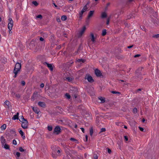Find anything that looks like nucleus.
Masks as SVG:
<instances>
[{
    "label": "nucleus",
    "instance_id": "obj_47",
    "mask_svg": "<svg viewBox=\"0 0 159 159\" xmlns=\"http://www.w3.org/2000/svg\"><path fill=\"white\" fill-rule=\"evenodd\" d=\"M48 129L49 131H52V127L51 126H48Z\"/></svg>",
    "mask_w": 159,
    "mask_h": 159
},
{
    "label": "nucleus",
    "instance_id": "obj_55",
    "mask_svg": "<svg viewBox=\"0 0 159 159\" xmlns=\"http://www.w3.org/2000/svg\"><path fill=\"white\" fill-rule=\"evenodd\" d=\"M83 106L82 105H79L78 107V109H83L82 108Z\"/></svg>",
    "mask_w": 159,
    "mask_h": 159
},
{
    "label": "nucleus",
    "instance_id": "obj_4",
    "mask_svg": "<svg viewBox=\"0 0 159 159\" xmlns=\"http://www.w3.org/2000/svg\"><path fill=\"white\" fill-rule=\"evenodd\" d=\"M88 9V8L86 6V5H85L83 8L82 10L79 12V18L80 19H82L83 14L84 12L87 11Z\"/></svg>",
    "mask_w": 159,
    "mask_h": 159
},
{
    "label": "nucleus",
    "instance_id": "obj_3",
    "mask_svg": "<svg viewBox=\"0 0 159 159\" xmlns=\"http://www.w3.org/2000/svg\"><path fill=\"white\" fill-rule=\"evenodd\" d=\"M8 28L9 30H12L13 26V21L12 19L9 18L8 20Z\"/></svg>",
    "mask_w": 159,
    "mask_h": 159
},
{
    "label": "nucleus",
    "instance_id": "obj_29",
    "mask_svg": "<svg viewBox=\"0 0 159 159\" xmlns=\"http://www.w3.org/2000/svg\"><path fill=\"white\" fill-rule=\"evenodd\" d=\"M6 128V124H3V125H2L1 127V128L2 130H5Z\"/></svg>",
    "mask_w": 159,
    "mask_h": 159
},
{
    "label": "nucleus",
    "instance_id": "obj_42",
    "mask_svg": "<svg viewBox=\"0 0 159 159\" xmlns=\"http://www.w3.org/2000/svg\"><path fill=\"white\" fill-rule=\"evenodd\" d=\"M66 79L68 80V81L69 82H70L71 81H72V79L70 77H67L66 78Z\"/></svg>",
    "mask_w": 159,
    "mask_h": 159
},
{
    "label": "nucleus",
    "instance_id": "obj_1",
    "mask_svg": "<svg viewBox=\"0 0 159 159\" xmlns=\"http://www.w3.org/2000/svg\"><path fill=\"white\" fill-rule=\"evenodd\" d=\"M135 75L133 77L134 79H139V80H141L143 77L140 70L137 69L135 72Z\"/></svg>",
    "mask_w": 159,
    "mask_h": 159
},
{
    "label": "nucleus",
    "instance_id": "obj_64",
    "mask_svg": "<svg viewBox=\"0 0 159 159\" xmlns=\"http://www.w3.org/2000/svg\"><path fill=\"white\" fill-rule=\"evenodd\" d=\"M44 84L42 83L40 85V87L41 88H43L44 87Z\"/></svg>",
    "mask_w": 159,
    "mask_h": 159
},
{
    "label": "nucleus",
    "instance_id": "obj_8",
    "mask_svg": "<svg viewBox=\"0 0 159 159\" xmlns=\"http://www.w3.org/2000/svg\"><path fill=\"white\" fill-rule=\"evenodd\" d=\"M95 74L97 77L103 76L100 70L98 69H96L95 70Z\"/></svg>",
    "mask_w": 159,
    "mask_h": 159
},
{
    "label": "nucleus",
    "instance_id": "obj_7",
    "mask_svg": "<svg viewBox=\"0 0 159 159\" xmlns=\"http://www.w3.org/2000/svg\"><path fill=\"white\" fill-rule=\"evenodd\" d=\"M84 79H87L88 81L90 83H93L94 81V80L93 79L92 77L89 74L87 75V77L86 76Z\"/></svg>",
    "mask_w": 159,
    "mask_h": 159
},
{
    "label": "nucleus",
    "instance_id": "obj_6",
    "mask_svg": "<svg viewBox=\"0 0 159 159\" xmlns=\"http://www.w3.org/2000/svg\"><path fill=\"white\" fill-rule=\"evenodd\" d=\"M61 129L59 126H56L54 128L53 133L56 134H58L61 132Z\"/></svg>",
    "mask_w": 159,
    "mask_h": 159
},
{
    "label": "nucleus",
    "instance_id": "obj_27",
    "mask_svg": "<svg viewBox=\"0 0 159 159\" xmlns=\"http://www.w3.org/2000/svg\"><path fill=\"white\" fill-rule=\"evenodd\" d=\"M19 71H18V70H13V73L15 74V75L13 77L14 78H16V77L17 75V74L18 72Z\"/></svg>",
    "mask_w": 159,
    "mask_h": 159
},
{
    "label": "nucleus",
    "instance_id": "obj_56",
    "mask_svg": "<svg viewBox=\"0 0 159 159\" xmlns=\"http://www.w3.org/2000/svg\"><path fill=\"white\" fill-rule=\"evenodd\" d=\"M139 127V128L140 130L141 131H142V132L144 131V129L143 128L140 127V126Z\"/></svg>",
    "mask_w": 159,
    "mask_h": 159
},
{
    "label": "nucleus",
    "instance_id": "obj_28",
    "mask_svg": "<svg viewBox=\"0 0 159 159\" xmlns=\"http://www.w3.org/2000/svg\"><path fill=\"white\" fill-rule=\"evenodd\" d=\"M19 150L20 152H25V153H26V150L23 149L21 147H20L19 148Z\"/></svg>",
    "mask_w": 159,
    "mask_h": 159
},
{
    "label": "nucleus",
    "instance_id": "obj_57",
    "mask_svg": "<svg viewBox=\"0 0 159 159\" xmlns=\"http://www.w3.org/2000/svg\"><path fill=\"white\" fill-rule=\"evenodd\" d=\"M15 95L16 96V97L17 98H20V95L19 94H15Z\"/></svg>",
    "mask_w": 159,
    "mask_h": 159
},
{
    "label": "nucleus",
    "instance_id": "obj_5",
    "mask_svg": "<svg viewBox=\"0 0 159 159\" xmlns=\"http://www.w3.org/2000/svg\"><path fill=\"white\" fill-rule=\"evenodd\" d=\"M21 122L22 127L24 129H27L28 126V122L27 120H25L24 121H22Z\"/></svg>",
    "mask_w": 159,
    "mask_h": 159
},
{
    "label": "nucleus",
    "instance_id": "obj_61",
    "mask_svg": "<svg viewBox=\"0 0 159 159\" xmlns=\"http://www.w3.org/2000/svg\"><path fill=\"white\" fill-rule=\"evenodd\" d=\"M107 149H108V150H107L109 154H110L111 153V150L110 149H109V148H107Z\"/></svg>",
    "mask_w": 159,
    "mask_h": 159
},
{
    "label": "nucleus",
    "instance_id": "obj_62",
    "mask_svg": "<svg viewBox=\"0 0 159 159\" xmlns=\"http://www.w3.org/2000/svg\"><path fill=\"white\" fill-rule=\"evenodd\" d=\"M140 56H141V55L140 54H136L134 56V57L136 58V57H140Z\"/></svg>",
    "mask_w": 159,
    "mask_h": 159
},
{
    "label": "nucleus",
    "instance_id": "obj_30",
    "mask_svg": "<svg viewBox=\"0 0 159 159\" xmlns=\"http://www.w3.org/2000/svg\"><path fill=\"white\" fill-rule=\"evenodd\" d=\"M74 63V62L72 61L67 62L66 63V65L68 66H70L72 65V64Z\"/></svg>",
    "mask_w": 159,
    "mask_h": 159
},
{
    "label": "nucleus",
    "instance_id": "obj_16",
    "mask_svg": "<svg viewBox=\"0 0 159 159\" xmlns=\"http://www.w3.org/2000/svg\"><path fill=\"white\" fill-rule=\"evenodd\" d=\"M33 109V111L36 114H38L40 111L39 108L37 107H31Z\"/></svg>",
    "mask_w": 159,
    "mask_h": 159
},
{
    "label": "nucleus",
    "instance_id": "obj_60",
    "mask_svg": "<svg viewBox=\"0 0 159 159\" xmlns=\"http://www.w3.org/2000/svg\"><path fill=\"white\" fill-rule=\"evenodd\" d=\"M93 157L94 159H98V156L96 154H94L93 155Z\"/></svg>",
    "mask_w": 159,
    "mask_h": 159
},
{
    "label": "nucleus",
    "instance_id": "obj_23",
    "mask_svg": "<svg viewBox=\"0 0 159 159\" xmlns=\"http://www.w3.org/2000/svg\"><path fill=\"white\" fill-rule=\"evenodd\" d=\"M98 98L101 101V103H103L105 102V98L103 97H100Z\"/></svg>",
    "mask_w": 159,
    "mask_h": 159
},
{
    "label": "nucleus",
    "instance_id": "obj_52",
    "mask_svg": "<svg viewBox=\"0 0 159 159\" xmlns=\"http://www.w3.org/2000/svg\"><path fill=\"white\" fill-rule=\"evenodd\" d=\"M12 143L13 144L15 145H16L17 144L16 141L15 139H14L13 140Z\"/></svg>",
    "mask_w": 159,
    "mask_h": 159
},
{
    "label": "nucleus",
    "instance_id": "obj_34",
    "mask_svg": "<svg viewBox=\"0 0 159 159\" xmlns=\"http://www.w3.org/2000/svg\"><path fill=\"white\" fill-rule=\"evenodd\" d=\"M107 34L106 30L105 29H103L102 31V35L104 36L106 35Z\"/></svg>",
    "mask_w": 159,
    "mask_h": 159
},
{
    "label": "nucleus",
    "instance_id": "obj_39",
    "mask_svg": "<svg viewBox=\"0 0 159 159\" xmlns=\"http://www.w3.org/2000/svg\"><path fill=\"white\" fill-rule=\"evenodd\" d=\"M85 60L81 59H79L77 60V61L79 62H82L83 63H84L85 61Z\"/></svg>",
    "mask_w": 159,
    "mask_h": 159
},
{
    "label": "nucleus",
    "instance_id": "obj_18",
    "mask_svg": "<svg viewBox=\"0 0 159 159\" xmlns=\"http://www.w3.org/2000/svg\"><path fill=\"white\" fill-rule=\"evenodd\" d=\"M30 48H33L35 46V44L34 39L32 40L30 43Z\"/></svg>",
    "mask_w": 159,
    "mask_h": 159
},
{
    "label": "nucleus",
    "instance_id": "obj_44",
    "mask_svg": "<svg viewBox=\"0 0 159 159\" xmlns=\"http://www.w3.org/2000/svg\"><path fill=\"white\" fill-rule=\"evenodd\" d=\"M111 93H113V94H117V93H118V94H120V93L118 92H117V91H111Z\"/></svg>",
    "mask_w": 159,
    "mask_h": 159
},
{
    "label": "nucleus",
    "instance_id": "obj_51",
    "mask_svg": "<svg viewBox=\"0 0 159 159\" xmlns=\"http://www.w3.org/2000/svg\"><path fill=\"white\" fill-rule=\"evenodd\" d=\"M106 131V129L105 128H102L101 129V131L100 133L102 132H105Z\"/></svg>",
    "mask_w": 159,
    "mask_h": 159
},
{
    "label": "nucleus",
    "instance_id": "obj_15",
    "mask_svg": "<svg viewBox=\"0 0 159 159\" xmlns=\"http://www.w3.org/2000/svg\"><path fill=\"white\" fill-rule=\"evenodd\" d=\"M91 40L93 42H95L96 37H94L93 33H91L90 35Z\"/></svg>",
    "mask_w": 159,
    "mask_h": 159
},
{
    "label": "nucleus",
    "instance_id": "obj_48",
    "mask_svg": "<svg viewBox=\"0 0 159 159\" xmlns=\"http://www.w3.org/2000/svg\"><path fill=\"white\" fill-rule=\"evenodd\" d=\"M152 37L153 38H159V34H155V35H154L152 36Z\"/></svg>",
    "mask_w": 159,
    "mask_h": 159
},
{
    "label": "nucleus",
    "instance_id": "obj_2",
    "mask_svg": "<svg viewBox=\"0 0 159 159\" xmlns=\"http://www.w3.org/2000/svg\"><path fill=\"white\" fill-rule=\"evenodd\" d=\"M70 93L73 94H72L73 98H77V94L78 91L76 88H72V89H70Z\"/></svg>",
    "mask_w": 159,
    "mask_h": 159
},
{
    "label": "nucleus",
    "instance_id": "obj_43",
    "mask_svg": "<svg viewBox=\"0 0 159 159\" xmlns=\"http://www.w3.org/2000/svg\"><path fill=\"white\" fill-rule=\"evenodd\" d=\"M32 3L36 6H37L39 4L36 1H34L32 2Z\"/></svg>",
    "mask_w": 159,
    "mask_h": 159
},
{
    "label": "nucleus",
    "instance_id": "obj_38",
    "mask_svg": "<svg viewBox=\"0 0 159 159\" xmlns=\"http://www.w3.org/2000/svg\"><path fill=\"white\" fill-rule=\"evenodd\" d=\"M140 28L143 30L145 31V32L146 31V29L143 25H141L140 26Z\"/></svg>",
    "mask_w": 159,
    "mask_h": 159
},
{
    "label": "nucleus",
    "instance_id": "obj_11",
    "mask_svg": "<svg viewBox=\"0 0 159 159\" xmlns=\"http://www.w3.org/2000/svg\"><path fill=\"white\" fill-rule=\"evenodd\" d=\"M43 64L44 65H46L47 67L49 68V69L51 71H53V66L52 64H49L46 62H43Z\"/></svg>",
    "mask_w": 159,
    "mask_h": 159
},
{
    "label": "nucleus",
    "instance_id": "obj_53",
    "mask_svg": "<svg viewBox=\"0 0 159 159\" xmlns=\"http://www.w3.org/2000/svg\"><path fill=\"white\" fill-rule=\"evenodd\" d=\"M110 5V3H108L107 4V6L106 7H105V10L106 11L107 10V7H108V6H109Z\"/></svg>",
    "mask_w": 159,
    "mask_h": 159
},
{
    "label": "nucleus",
    "instance_id": "obj_58",
    "mask_svg": "<svg viewBox=\"0 0 159 159\" xmlns=\"http://www.w3.org/2000/svg\"><path fill=\"white\" fill-rule=\"evenodd\" d=\"M124 139H125V140L126 141H128V137H127V136H124Z\"/></svg>",
    "mask_w": 159,
    "mask_h": 159
},
{
    "label": "nucleus",
    "instance_id": "obj_26",
    "mask_svg": "<svg viewBox=\"0 0 159 159\" xmlns=\"http://www.w3.org/2000/svg\"><path fill=\"white\" fill-rule=\"evenodd\" d=\"M90 135L91 136H92L93 133V127L92 126L90 129Z\"/></svg>",
    "mask_w": 159,
    "mask_h": 159
},
{
    "label": "nucleus",
    "instance_id": "obj_54",
    "mask_svg": "<svg viewBox=\"0 0 159 159\" xmlns=\"http://www.w3.org/2000/svg\"><path fill=\"white\" fill-rule=\"evenodd\" d=\"M21 84L23 86H24L25 85V82L24 81H21Z\"/></svg>",
    "mask_w": 159,
    "mask_h": 159
},
{
    "label": "nucleus",
    "instance_id": "obj_10",
    "mask_svg": "<svg viewBox=\"0 0 159 159\" xmlns=\"http://www.w3.org/2000/svg\"><path fill=\"white\" fill-rule=\"evenodd\" d=\"M86 29V27L85 26H84L81 30L80 31L79 34L78 36L79 37H81L84 32Z\"/></svg>",
    "mask_w": 159,
    "mask_h": 159
},
{
    "label": "nucleus",
    "instance_id": "obj_17",
    "mask_svg": "<svg viewBox=\"0 0 159 159\" xmlns=\"http://www.w3.org/2000/svg\"><path fill=\"white\" fill-rule=\"evenodd\" d=\"M19 113L17 112L16 115H15L12 117V119L13 120H16V119H18L19 118Z\"/></svg>",
    "mask_w": 159,
    "mask_h": 159
},
{
    "label": "nucleus",
    "instance_id": "obj_24",
    "mask_svg": "<svg viewBox=\"0 0 159 159\" xmlns=\"http://www.w3.org/2000/svg\"><path fill=\"white\" fill-rule=\"evenodd\" d=\"M107 17V14L105 12L102 13L101 14V18H104Z\"/></svg>",
    "mask_w": 159,
    "mask_h": 159
},
{
    "label": "nucleus",
    "instance_id": "obj_20",
    "mask_svg": "<svg viewBox=\"0 0 159 159\" xmlns=\"http://www.w3.org/2000/svg\"><path fill=\"white\" fill-rule=\"evenodd\" d=\"M152 21L155 25L158 24V21L157 19L152 18Z\"/></svg>",
    "mask_w": 159,
    "mask_h": 159
},
{
    "label": "nucleus",
    "instance_id": "obj_13",
    "mask_svg": "<svg viewBox=\"0 0 159 159\" xmlns=\"http://www.w3.org/2000/svg\"><path fill=\"white\" fill-rule=\"evenodd\" d=\"M94 11H90L88 13V15L87 16V20H89L90 18L91 17L94 13Z\"/></svg>",
    "mask_w": 159,
    "mask_h": 159
},
{
    "label": "nucleus",
    "instance_id": "obj_9",
    "mask_svg": "<svg viewBox=\"0 0 159 159\" xmlns=\"http://www.w3.org/2000/svg\"><path fill=\"white\" fill-rule=\"evenodd\" d=\"M21 68V64L18 62L16 63L15 65L14 69V70H18L20 71Z\"/></svg>",
    "mask_w": 159,
    "mask_h": 159
},
{
    "label": "nucleus",
    "instance_id": "obj_19",
    "mask_svg": "<svg viewBox=\"0 0 159 159\" xmlns=\"http://www.w3.org/2000/svg\"><path fill=\"white\" fill-rule=\"evenodd\" d=\"M1 141L2 145H3L4 144L6 143V140L2 136L1 137Z\"/></svg>",
    "mask_w": 159,
    "mask_h": 159
},
{
    "label": "nucleus",
    "instance_id": "obj_50",
    "mask_svg": "<svg viewBox=\"0 0 159 159\" xmlns=\"http://www.w3.org/2000/svg\"><path fill=\"white\" fill-rule=\"evenodd\" d=\"M70 140L71 141H77V143L78 142V140L75 139L74 138H71L70 139Z\"/></svg>",
    "mask_w": 159,
    "mask_h": 159
},
{
    "label": "nucleus",
    "instance_id": "obj_35",
    "mask_svg": "<svg viewBox=\"0 0 159 159\" xmlns=\"http://www.w3.org/2000/svg\"><path fill=\"white\" fill-rule=\"evenodd\" d=\"M66 97L68 99H69L70 98L71 96L68 93H66L65 94Z\"/></svg>",
    "mask_w": 159,
    "mask_h": 159
},
{
    "label": "nucleus",
    "instance_id": "obj_49",
    "mask_svg": "<svg viewBox=\"0 0 159 159\" xmlns=\"http://www.w3.org/2000/svg\"><path fill=\"white\" fill-rule=\"evenodd\" d=\"M70 152H71V154H77V152L76 151H70Z\"/></svg>",
    "mask_w": 159,
    "mask_h": 159
},
{
    "label": "nucleus",
    "instance_id": "obj_32",
    "mask_svg": "<svg viewBox=\"0 0 159 159\" xmlns=\"http://www.w3.org/2000/svg\"><path fill=\"white\" fill-rule=\"evenodd\" d=\"M20 119H19V120L20 122H22V121H24V120H26V119H25L24 118V117L23 116H20Z\"/></svg>",
    "mask_w": 159,
    "mask_h": 159
},
{
    "label": "nucleus",
    "instance_id": "obj_22",
    "mask_svg": "<svg viewBox=\"0 0 159 159\" xmlns=\"http://www.w3.org/2000/svg\"><path fill=\"white\" fill-rule=\"evenodd\" d=\"M19 132L21 136L22 137V138L23 139H25V135L24 134V133L23 132V131L21 130H20Z\"/></svg>",
    "mask_w": 159,
    "mask_h": 159
},
{
    "label": "nucleus",
    "instance_id": "obj_40",
    "mask_svg": "<svg viewBox=\"0 0 159 159\" xmlns=\"http://www.w3.org/2000/svg\"><path fill=\"white\" fill-rule=\"evenodd\" d=\"M83 49V47L82 46V44H80L79 46V48L78 49L77 51H78L81 50Z\"/></svg>",
    "mask_w": 159,
    "mask_h": 159
},
{
    "label": "nucleus",
    "instance_id": "obj_46",
    "mask_svg": "<svg viewBox=\"0 0 159 159\" xmlns=\"http://www.w3.org/2000/svg\"><path fill=\"white\" fill-rule=\"evenodd\" d=\"M137 110L136 108H134L133 110V112L134 114L137 113Z\"/></svg>",
    "mask_w": 159,
    "mask_h": 159
},
{
    "label": "nucleus",
    "instance_id": "obj_45",
    "mask_svg": "<svg viewBox=\"0 0 159 159\" xmlns=\"http://www.w3.org/2000/svg\"><path fill=\"white\" fill-rule=\"evenodd\" d=\"M16 155L17 156V157H16V158L17 159H18V157H20V153L19 152H17L16 153Z\"/></svg>",
    "mask_w": 159,
    "mask_h": 159
},
{
    "label": "nucleus",
    "instance_id": "obj_14",
    "mask_svg": "<svg viewBox=\"0 0 159 159\" xmlns=\"http://www.w3.org/2000/svg\"><path fill=\"white\" fill-rule=\"evenodd\" d=\"M38 105L41 107L45 108L46 107L45 103L44 102H39L38 103Z\"/></svg>",
    "mask_w": 159,
    "mask_h": 159
},
{
    "label": "nucleus",
    "instance_id": "obj_12",
    "mask_svg": "<svg viewBox=\"0 0 159 159\" xmlns=\"http://www.w3.org/2000/svg\"><path fill=\"white\" fill-rule=\"evenodd\" d=\"M39 95L38 94L37 92H34L31 97L32 100L34 101L35 99H37L39 97Z\"/></svg>",
    "mask_w": 159,
    "mask_h": 159
},
{
    "label": "nucleus",
    "instance_id": "obj_59",
    "mask_svg": "<svg viewBox=\"0 0 159 159\" xmlns=\"http://www.w3.org/2000/svg\"><path fill=\"white\" fill-rule=\"evenodd\" d=\"M109 21H110V18H108L107 19V20L106 24L107 25H108L109 24Z\"/></svg>",
    "mask_w": 159,
    "mask_h": 159
},
{
    "label": "nucleus",
    "instance_id": "obj_37",
    "mask_svg": "<svg viewBox=\"0 0 159 159\" xmlns=\"http://www.w3.org/2000/svg\"><path fill=\"white\" fill-rule=\"evenodd\" d=\"M92 89H93V88H90V89H88V90H87V91H88V93H90V94H93V92L92 91L91 92L90 91V90H92Z\"/></svg>",
    "mask_w": 159,
    "mask_h": 159
},
{
    "label": "nucleus",
    "instance_id": "obj_63",
    "mask_svg": "<svg viewBox=\"0 0 159 159\" xmlns=\"http://www.w3.org/2000/svg\"><path fill=\"white\" fill-rule=\"evenodd\" d=\"M49 88V87L48 85H46L45 86V89L46 90H48V89Z\"/></svg>",
    "mask_w": 159,
    "mask_h": 159
},
{
    "label": "nucleus",
    "instance_id": "obj_31",
    "mask_svg": "<svg viewBox=\"0 0 159 159\" xmlns=\"http://www.w3.org/2000/svg\"><path fill=\"white\" fill-rule=\"evenodd\" d=\"M4 104L8 106V107L9 108V105H10V103L8 101H6L4 103Z\"/></svg>",
    "mask_w": 159,
    "mask_h": 159
},
{
    "label": "nucleus",
    "instance_id": "obj_41",
    "mask_svg": "<svg viewBox=\"0 0 159 159\" xmlns=\"http://www.w3.org/2000/svg\"><path fill=\"white\" fill-rule=\"evenodd\" d=\"M36 17L37 18H39L40 19H42L43 16L39 14Z\"/></svg>",
    "mask_w": 159,
    "mask_h": 159
},
{
    "label": "nucleus",
    "instance_id": "obj_21",
    "mask_svg": "<svg viewBox=\"0 0 159 159\" xmlns=\"http://www.w3.org/2000/svg\"><path fill=\"white\" fill-rule=\"evenodd\" d=\"M68 149L67 148V149H65V152L67 155H69L70 157L72 158V155L71 154V153H70V152L68 150Z\"/></svg>",
    "mask_w": 159,
    "mask_h": 159
},
{
    "label": "nucleus",
    "instance_id": "obj_25",
    "mask_svg": "<svg viewBox=\"0 0 159 159\" xmlns=\"http://www.w3.org/2000/svg\"><path fill=\"white\" fill-rule=\"evenodd\" d=\"M9 131L10 133L11 134H13V135H15L16 134V132L15 131L14 129H10Z\"/></svg>",
    "mask_w": 159,
    "mask_h": 159
},
{
    "label": "nucleus",
    "instance_id": "obj_36",
    "mask_svg": "<svg viewBox=\"0 0 159 159\" xmlns=\"http://www.w3.org/2000/svg\"><path fill=\"white\" fill-rule=\"evenodd\" d=\"M61 20L63 21L66 20L67 19V16H63L61 18Z\"/></svg>",
    "mask_w": 159,
    "mask_h": 159
},
{
    "label": "nucleus",
    "instance_id": "obj_33",
    "mask_svg": "<svg viewBox=\"0 0 159 159\" xmlns=\"http://www.w3.org/2000/svg\"><path fill=\"white\" fill-rule=\"evenodd\" d=\"M4 148L6 149H10V146L8 145L5 144L4 145Z\"/></svg>",
    "mask_w": 159,
    "mask_h": 159
}]
</instances>
